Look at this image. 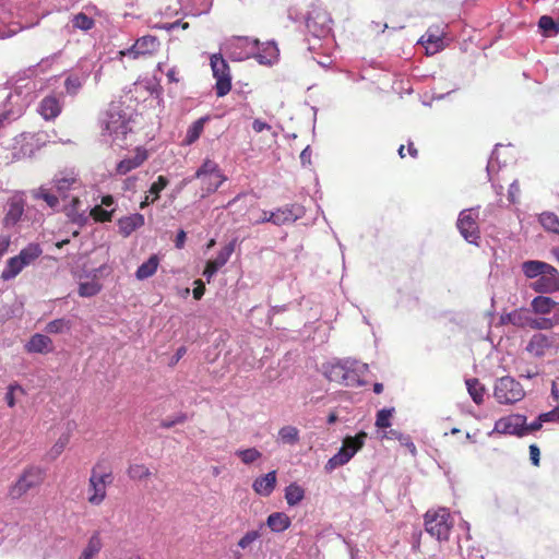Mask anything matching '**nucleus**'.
<instances>
[{
    "label": "nucleus",
    "mask_w": 559,
    "mask_h": 559,
    "mask_svg": "<svg viewBox=\"0 0 559 559\" xmlns=\"http://www.w3.org/2000/svg\"><path fill=\"white\" fill-rule=\"evenodd\" d=\"M51 188L64 202V209L69 218L76 225L87 223L88 205L83 207L81 194L84 190L81 180L74 174L60 173L51 181Z\"/></svg>",
    "instance_id": "1"
},
{
    "label": "nucleus",
    "mask_w": 559,
    "mask_h": 559,
    "mask_svg": "<svg viewBox=\"0 0 559 559\" xmlns=\"http://www.w3.org/2000/svg\"><path fill=\"white\" fill-rule=\"evenodd\" d=\"M102 134L112 142L121 141L131 130L130 121L121 105L111 104L104 114L102 120Z\"/></svg>",
    "instance_id": "2"
},
{
    "label": "nucleus",
    "mask_w": 559,
    "mask_h": 559,
    "mask_svg": "<svg viewBox=\"0 0 559 559\" xmlns=\"http://www.w3.org/2000/svg\"><path fill=\"white\" fill-rule=\"evenodd\" d=\"M453 521L448 509L428 510L425 514V531L439 542L448 540Z\"/></svg>",
    "instance_id": "3"
},
{
    "label": "nucleus",
    "mask_w": 559,
    "mask_h": 559,
    "mask_svg": "<svg viewBox=\"0 0 559 559\" xmlns=\"http://www.w3.org/2000/svg\"><path fill=\"white\" fill-rule=\"evenodd\" d=\"M43 88V82L31 78H19L9 95V100L17 107L20 114L36 97L38 90Z\"/></svg>",
    "instance_id": "4"
},
{
    "label": "nucleus",
    "mask_w": 559,
    "mask_h": 559,
    "mask_svg": "<svg viewBox=\"0 0 559 559\" xmlns=\"http://www.w3.org/2000/svg\"><path fill=\"white\" fill-rule=\"evenodd\" d=\"M193 178L201 180L202 198L215 192L227 179L218 164L209 158L198 168Z\"/></svg>",
    "instance_id": "5"
},
{
    "label": "nucleus",
    "mask_w": 559,
    "mask_h": 559,
    "mask_svg": "<svg viewBox=\"0 0 559 559\" xmlns=\"http://www.w3.org/2000/svg\"><path fill=\"white\" fill-rule=\"evenodd\" d=\"M525 396L522 384L510 376H504L496 380L493 386V397L499 404L511 405L520 402Z\"/></svg>",
    "instance_id": "6"
},
{
    "label": "nucleus",
    "mask_w": 559,
    "mask_h": 559,
    "mask_svg": "<svg viewBox=\"0 0 559 559\" xmlns=\"http://www.w3.org/2000/svg\"><path fill=\"white\" fill-rule=\"evenodd\" d=\"M95 67L96 62L93 59L87 57L81 58L64 80L66 93L70 96L78 95Z\"/></svg>",
    "instance_id": "7"
},
{
    "label": "nucleus",
    "mask_w": 559,
    "mask_h": 559,
    "mask_svg": "<svg viewBox=\"0 0 559 559\" xmlns=\"http://www.w3.org/2000/svg\"><path fill=\"white\" fill-rule=\"evenodd\" d=\"M493 433L524 437L533 433V429H531V424L526 423V416L511 414L499 418L495 423V427L488 436L491 437Z\"/></svg>",
    "instance_id": "8"
},
{
    "label": "nucleus",
    "mask_w": 559,
    "mask_h": 559,
    "mask_svg": "<svg viewBox=\"0 0 559 559\" xmlns=\"http://www.w3.org/2000/svg\"><path fill=\"white\" fill-rule=\"evenodd\" d=\"M479 206L462 210L456 221L461 236L469 243L478 245L480 231L478 227Z\"/></svg>",
    "instance_id": "9"
},
{
    "label": "nucleus",
    "mask_w": 559,
    "mask_h": 559,
    "mask_svg": "<svg viewBox=\"0 0 559 559\" xmlns=\"http://www.w3.org/2000/svg\"><path fill=\"white\" fill-rule=\"evenodd\" d=\"M112 483V474L103 472L99 473L97 467L91 472L87 487V501L92 506H99L104 502L107 496V486Z\"/></svg>",
    "instance_id": "10"
},
{
    "label": "nucleus",
    "mask_w": 559,
    "mask_h": 559,
    "mask_svg": "<svg viewBox=\"0 0 559 559\" xmlns=\"http://www.w3.org/2000/svg\"><path fill=\"white\" fill-rule=\"evenodd\" d=\"M43 144L41 139L33 133H22L15 136L11 148V162L33 157Z\"/></svg>",
    "instance_id": "11"
},
{
    "label": "nucleus",
    "mask_w": 559,
    "mask_h": 559,
    "mask_svg": "<svg viewBox=\"0 0 559 559\" xmlns=\"http://www.w3.org/2000/svg\"><path fill=\"white\" fill-rule=\"evenodd\" d=\"M306 26L314 37L325 38L332 31V19L326 10L312 5L306 19Z\"/></svg>",
    "instance_id": "12"
},
{
    "label": "nucleus",
    "mask_w": 559,
    "mask_h": 559,
    "mask_svg": "<svg viewBox=\"0 0 559 559\" xmlns=\"http://www.w3.org/2000/svg\"><path fill=\"white\" fill-rule=\"evenodd\" d=\"M44 469L37 466H31L24 471L16 483L11 486L9 495L12 499H19L29 489L38 486L44 480Z\"/></svg>",
    "instance_id": "13"
},
{
    "label": "nucleus",
    "mask_w": 559,
    "mask_h": 559,
    "mask_svg": "<svg viewBox=\"0 0 559 559\" xmlns=\"http://www.w3.org/2000/svg\"><path fill=\"white\" fill-rule=\"evenodd\" d=\"M211 68L216 79L215 91L218 97L225 96L231 88V78L226 60L219 53L211 56Z\"/></svg>",
    "instance_id": "14"
},
{
    "label": "nucleus",
    "mask_w": 559,
    "mask_h": 559,
    "mask_svg": "<svg viewBox=\"0 0 559 559\" xmlns=\"http://www.w3.org/2000/svg\"><path fill=\"white\" fill-rule=\"evenodd\" d=\"M259 40L249 37H234L225 45L226 53L235 61H242L255 53Z\"/></svg>",
    "instance_id": "15"
},
{
    "label": "nucleus",
    "mask_w": 559,
    "mask_h": 559,
    "mask_svg": "<svg viewBox=\"0 0 559 559\" xmlns=\"http://www.w3.org/2000/svg\"><path fill=\"white\" fill-rule=\"evenodd\" d=\"M25 207V198L23 192H15L5 206L3 225L5 228L15 226L22 218Z\"/></svg>",
    "instance_id": "16"
},
{
    "label": "nucleus",
    "mask_w": 559,
    "mask_h": 559,
    "mask_svg": "<svg viewBox=\"0 0 559 559\" xmlns=\"http://www.w3.org/2000/svg\"><path fill=\"white\" fill-rule=\"evenodd\" d=\"M235 246L236 240L229 241L218 251L215 259L206 262L203 276L207 282H210L212 277L217 273V271L228 262L233 252L235 251Z\"/></svg>",
    "instance_id": "17"
},
{
    "label": "nucleus",
    "mask_w": 559,
    "mask_h": 559,
    "mask_svg": "<svg viewBox=\"0 0 559 559\" xmlns=\"http://www.w3.org/2000/svg\"><path fill=\"white\" fill-rule=\"evenodd\" d=\"M531 288L540 294H551L559 290V272L552 265L531 284Z\"/></svg>",
    "instance_id": "18"
},
{
    "label": "nucleus",
    "mask_w": 559,
    "mask_h": 559,
    "mask_svg": "<svg viewBox=\"0 0 559 559\" xmlns=\"http://www.w3.org/2000/svg\"><path fill=\"white\" fill-rule=\"evenodd\" d=\"M159 48V40L156 36L144 35L136 39L132 47L121 51L123 56L138 58L140 56L151 55Z\"/></svg>",
    "instance_id": "19"
},
{
    "label": "nucleus",
    "mask_w": 559,
    "mask_h": 559,
    "mask_svg": "<svg viewBox=\"0 0 559 559\" xmlns=\"http://www.w3.org/2000/svg\"><path fill=\"white\" fill-rule=\"evenodd\" d=\"M304 214V206L299 204H290L271 212V217H273L274 225L281 226L284 224L294 223L298 218L302 217Z\"/></svg>",
    "instance_id": "20"
},
{
    "label": "nucleus",
    "mask_w": 559,
    "mask_h": 559,
    "mask_svg": "<svg viewBox=\"0 0 559 559\" xmlns=\"http://www.w3.org/2000/svg\"><path fill=\"white\" fill-rule=\"evenodd\" d=\"M147 157V151L142 147H138L132 156H128L117 164L116 174L121 176L127 175L131 170L140 167Z\"/></svg>",
    "instance_id": "21"
},
{
    "label": "nucleus",
    "mask_w": 559,
    "mask_h": 559,
    "mask_svg": "<svg viewBox=\"0 0 559 559\" xmlns=\"http://www.w3.org/2000/svg\"><path fill=\"white\" fill-rule=\"evenodd\" d=\"M443 35L444 33L439 32L438 27H429L418 43L425 46L427 55H435L444 47Z\"/></svg>",
    "instance_id": "22"
},
{
    "label": "nucleus",
    "mask_w": 559,
    "mask_h": 559,
    "mask_svg": "<svg viewBox=\"0 0 559 559\" xmlns=\"http://www.w3.org/2000/svg\"><path fill=\"white\" fill-rule=\"evenodd\" d=\"M349 364L350 368H347L344 385L353 388L365 385V376L368 371V365L353 359H349Z\"/></svg>",
    "instance_id": "23"
},
{
    "label": "nucleus",
    "mask_w": 559,
    "mask_h": 559,
    "mask_svg": "<svg viewBox=\"0 0 559 559\" xmlns=\"http://www.w3.org/2000/svg\"><path fill=\"white\" fill-rule=\"evenodd\" d=\"M347 368H350L349 358L336 360L324 367V374L330 381L344 385Z\"/></svg>",
    "instance_id": "24"
},
{
    "label": "nucleus",
    "mask_w": 559,
    "mask_h": 559,
    "mask_svg": "<svg viewBox=\"0 0 559 559\" xmlns=\"http://www.w3.org/2000/svg\"><path fill=\"white\" fill-rule=\"evenodd\" d=\"M278 48L274 41H267L260 46L258 44V48L255 49V53L252 56L257 59L260 64L271 66L278 58Z\"/></svg>",
    "instance_id": "25"
},
{
    "label": "nucleus",
    "mask_w": 559,
    "mask_h": 559,
    "mask_svg": "<svg viewBox=\"0 0 559 559\" xmlns=\"http://www.w3.org/2000/svg\"><path fill=\"white\" fill-rule=\"evenodd\" d=\"M552 343L554 341L550 336L536 333L527 343L526 350L535 357H542L546 354V350L552 346Z\"/></svg>",
    "instance_id": "26"
},
{
    "label": "nucleus",
    "mask_w": 559,
    "mask_h": 559,
    "mask_svg": "<svg viewBox=\"0 0 559 559\" xmlns=\"http://www.w3.org/2000/svg\"><path fill=\"white\" fill-rule=\"evenodd\" d=\"M145 223L144 215L134 213L118 219L117 225L119 233L123 237H129L133 231L141 228Z\"/></svg>",
    "instance_id": "27"
},
{
    "label": "nucleus",
    "mask_w": 559,
    "mask_h": 559,
    "mask_svg": "<svg viewBox=\"0 0 559 559\" xmlns=\"http://www.w3.org/2000/svg\"><path fill=\"white\" fill-rule=\"evenodd\" d=\"M62 109L60 100L53 96H46L38 106V112L45 120H52L57 118Z\"/></svg>",
    "instance_id": "28"
},
{
    "label": "nucleus",
    "mask_w": 559,
    "mask_h": 559,
    "mask_svg": "<svg viewBox=\"0 0 559 559\" xmlns=\"http://www.w3.org/2000/svg\"><path fill=\"white\" fill-rule=\"evenodd\" d=\"M276 485V471H271L267 474L258 477L253 484L252 488L253 490L262 496V497H269Z\"/></svg>",
    "instance_id": "29"
},
{
    "label": "nucleus",
    "mask_w": 559,
    "mask_h": 559,
    "mask_svg": "<svg viewBox=\"0 0 559 559\" xmlns=\"http://www.w3.org/2000/svg\"><path fill=\"white\" fill-rule=\"evenodd\" d=\"M550 264L539 260L524 261L521 265L523 274L531 280H537L546 270H550Z\"/></svg>",
    "instance_id": "30"
},
{
    "label": "nucleus",
    "mask_w": 559,
    "mask_h": 559,
    "mask_svg": "<svg viewBox=\"0 0 559 559\" xmlns=\"http://www.w3.org/2000/svg\"><path fill=\"white\" fill-rule=\"evenodd\" d=\"M290 524V518L284 512L271 513L266 519V526L274 533L286 531Z\"/></svg>",
    "instance_id": "31"
},
{
    "label": "nucleus",
    "mask_w": 559,
    "mask_h": 559,
    "mask_svg": "<svg viewBox=\"0 0 559 559\" xmlns=\"http://www.w3.org/2000/svg\"><path fill=\"white\" fill-rule=\"evenodd\" d=\"M29 353H48L52 349V341L44 334H35L26 345Z\"/></svg>",
    "instance_id": "32"
},
{
    "label": "nucleus",
    "mask_w": 559,
    "mask_h": 559,
    "mask_svg": "<svg viewBox=\"0 0 559 559\" xmlns=\"http://www.w3.org/2000/svg\"><path fill=\"white\" fill-rule=\"evenodd\" d=\"M168 179L164 176H158L157 180L154 181L148 190L150 195H146L140 203V209H145L151 203H154L158 198L159 193L167 187Z\"/></svg>",
    "instance_id": "33"
},
{
    "label": "nucleus",
    "mask_w": 559,
    "mask_h": 559,
    "mask_svg": "<svg viewBox=\"0 0 559 559\" xmlns=\"http://www.w3.org/2000/svg\"><path fill=\"white\" fill-rule=\"evenodd\" d=\"M34 198L45 201L53 211H58L60 209V198L52 188H46L44 186L39 187L34 191Z\"/></svg>",
    "instance_id": "34"
},
{
    "label": "nucleus",
    "mask_w": 559,
    "mask_h": 559,
    "mask_svg": "<svg viewBox=\"0 0 559 559\" xmlns=\"http://www.w3.org/2000/svg\"><path fill=\"white\" fill-rule=\"evenodd\" d=\"M181 4L188 10L187 14L199 16L210 11L212 0H180Z\"/></svg>",
    "instance_id": "35"
},
{
    "label": "nucleus",
    "mask_w": 559,
    "mask_h": 559,
    "mask_svg": "<svg viewBox=\"0 0 559 559\" xmlns=\"http://www.w3.org/2000/svg\"><path fill=\"white\" fill-rule=\"evenodd\" d=\"M103 547V542L100 538V533L98 531L94 532L90 537L87 545L82 550L80 558L82 559H93Z\"/></svg>",
    "instance_id": "36"
},
{
    "label": "nucleus",
    "mask_w": 559,
    "mask_h": 559,
    "mask_svg": "<svg viewBox=\"0 0 559 559\" xmlns=\"http://www.w3.org/2000/svg\"><path fill=\"white\" fill-rule=\"evenodd\" d=\"M25 267V265L21 262L17 255L10 258L5 266L1 273V278L3 281H10L16 277Z\"/></svg>",
    "instance_id": "37"
},
{
    "label": "nucleus",
    "mask_w": 559,
    "mask_h": 559,
    "mask_svg": "<svg viewBox=\"0 0 559 559\" xmlns=\"http://www.w3.org/2000/svg\"><path fill=\"white\" fill-rule=\"evenodd\" d=\"M367 439L365 431H359L356 436H347L343 440L342 448L353 453V456L364 447Z\"/></svg>",
    "instance_id": "38"
},
{
    "label": "nucleus",
    "mask_w": 559,
    "mask_h": 559,
    "mask_svg": "<svg viewBox=\"0 0 559 559\" xmlns=\"http://www.w3.org/2000/svg\"><path fill=\"white\" fill-rule=\"evenodd\" d=\"M43 253V250L38 243H28L25 248H23L20 253L17 254V258L21 260V262L26 266L32 264L40 254Z\"/></svg>",
    "instance_id": "39"
},
{
    "label": "nucleus",
    "mask_w": 559,
    "mask_h": 559,
    "mask_svg": "<svg viewBox=\"0 0 559 559\" xmlns=\"http://www.w3.org/2000/svg\"><path fill=\"white\" fill-rule=\"evenodd\" d=\"M158 263H159V261L156 255L150 257L147 261H145L138 267V270L135 272L136 278L140 281H143V280H146V278L153 276L155 274V272L157 271Z\"/></svg>",
    "instance_id": "40"
},
{
    "label": "nucleus",
    "mask_w": 559,
    "mask_h": 559,
    "mask_svg": "<svg viewBox=\"0 0 559 559\" xmlns=\"http://www.w3.org/2000/svg\"><path fill=\"white\" fill-rule=\"evenodd\" d=\"M353 459V453L347 452L344 448L337 451L329 461L326 462L324 468L326 472H332L335 468L347 464Z\"/></svg>",
    "instance_id": "41"
},
{
    "label": "nucleus",
    "mask_w": 559,
    "mask_h": 559,
    "mask_svg": "<svg viewBox=\"0 0 559 559\" xmlns=\"http://www.w3.org/2000/svg\"><path fill=\"white\" fill-rule=\"evenodd\" d=\"M209 120V117H201L195 120L187 130L183 143L187 145L193 144L201 135L204 129L205 122Z\"/></svg>",
    "instance_id": "42"
},
{
    "label": "nucleus",
    "mask_w": 559,
    "mask_h": 559,
    "mask_svg": "<svg viewBox=\"0 0 559 559\" xmlns=\"http://www.w3.org/2000/svg\"><path fill=\"white\" fill-rule=\"evenodd\" d=\"M556 305L557 302L554 299L546 296H537L531 302L533 311L539 314L550 313Z\"/></svg>",
    "instance_id": "43"
},
{
    "label": "nucleus",
    "mask_w": 559,
    "mask_h": 559,
    "mask_svg": "<svg viewBox=\"0 0 559 559\" xmlns=\"http://www.w3.org/2000/svg\"><path fill=\"white\" fill-rule=\"evenodd\" d=\"M546 423H559V406L547 413L539 414L538 417L531 423V429L535 432Z\"/></svg>",
    "instance_id": "44"
},
{
    "label": "nucleus",
    "mask_w": 559,
    "mask_h": 559,
    "mask_svg": "<svg viewBox=\"0 0 559 559\" xmlns=\"http://www.w3.org/2000/svg\"><path fill=\"white\" fill-rule=\"evenodd\" d=\"M465 383H466V388H467L468 394L471 395L472 400L477 405L481 404L484 402V393H485L484 385L476 378L467 379L465 381Z\"/></svg>",
    "instance_id": "45"
},
{
    "label": "nucleus",
    "mask_w": 559,
    "mask_h": 559,
    "mask_svg": "<svg viewBox=\"0 0 559 559\" xmlns=\"http://www.w3.org/2000/svg\"><path fill=\"white\" fill-rule=\"evenodd\" d=\"M538 222L540 225L550 233L559 235V217L552 212H543Z\"/></svg>",
    "instance_id": "46"
},
{
    "label": "nucleus",
    "mask_w": 559,
    "mask_h": 559,
    "mask_svg": "<svg viewBox=\"0 0 559 559\" xmlns=\"http://www.w3.org/2000/svg\"><path fill=\"white\" fill-rule=\"evenodd\" d=\"M305 497V490L297 484L293 483L285 489V499L288 506L298 504Z\"/></svg>",
    "instance_id": "47"
},
{
    "label": "nucleus",
    "mask_w": 559,
    "mask_h": 559,
    "mask_svg": "<svg viewBox=\"0 0 559 559\" xmlns=\"http://www.w3.org/2000/svg\"><path fill=\"white\" fill-rule=\"evenodd\" d=\"M538 27L542 29L543 35L546 37L556 36L559 33V23H557L549 15H543L539 19Z\"/></svg>",
    "instance_id": "48"
},
{
    "label": "nucleus",
    "mask_w": 559,
    "mask_h": 559,
    "mask_svg": "<svg viewBox=\"0 0 559 559\" xmlns=\"http://www.w3.org/2000/svg\"><path fill=\"white\" fill-rule=\"evenodd\" d=\"M72 328V321L66 318H60L50 321L46 325V332L50 334H60L64 332H69Z\"/></svg>",
    "instance_id": "49"
},
{
    "label": "nucleus",
    "mask_w": 559,
    "mask_h": 559,
    "mask_svg": "<svg viewBox=\"0 0 559 559\" xmlns=\"http://www.w3.org/2000/svg\"><path fill=\"white\" fill-rule=\"evenodd\" d=\"M278 438L283 443L294 445L299 441V430L294 426H284L278 431Z\"/></svg>",
    "instance_id": "50"
},
{
    "label": "nucleus",
    "mask_w": 559,
    "mask_h": 559,
    "mask_svg": "<svg viewBox=\"0 0 559 559\" xmlns=\"http://www.w3.org/2000/svg\"><path fill=\"white\" fill-rule=\"evenodd\" d=\"M394 412H395L394 407L382 408V409L378 411L377 416H376V423H374L376 427L379 429L390 428L392 426L391 418H392Z\"/></svg>",
    "instance_id": "51"
},
{
    "label": "nucleus",
    "mask_w": 559,
    "mask_h": 559,
    "mask_svg": "<svg viewBox=\"0 0 559 559\" xmlns=\"http://www.w3.org/2000/svg\"><path fill=\"white\" fill-rule=\"evenodd\" d=\"M86 215L87 218L92 216L96 222H109L112 217L110 210L105 209L100 204L95 205L92 209L88 207Z\"/></svg>",
    "instance_id": "52"
},
{
    "label": "nucleus",
    "mask_w": 559,
    "mask_h": 559,
    "mask_svg": "<svg viewBox=\"0 0 559 559\" xmlns=\"http://www.w3.org/2000/svg\"><path fill=\"white\" fill-rule=\"evenodd\" d=\"M100 292V286L97 282H84L79 286V295L81 297H93Z\"/></svg>",
    "instance_id": "53"
},
{
    "label": "nucleus",
    "mask_w": 559,
    "mask_h": 559,
    "mask_svg": "<svg viewBox=\"0 0 559 559\" xmlns=\"http://www.w3.org/2000/svg\"><path fill=\"white\" fill-rule=\"evenodd\" d=\"M72 24L74 28L88 31L94 26V21L84 13H79L73 16Z\"/></svg>",
    "instance_id": "54"
},
{
    "label": "nucleus",
    "mask_w": 559,
    "mask_h": 559,
    "mask_svg": "<svg viewBox=\"0 0 559 559\" xmlns=\"http://www.w3.org/2000/svg\"><path fill=\"white\" fill-rule=\"evenodd\" d=\"M236 455L239 456L245 464H251L261 457V452L255 448H249L245 450H237Z\"/></svg>",
    "instance_id": "55"
},
{
    "label": "nucleus",
    "mask_w": 559,
    "mask_h": 559,
    "mask_svg": "<svg viewBox=\"0 0 559 559\" xmlns=\"http://www.w3.org/2000/svg\"><path fill=\"white\" fill-rule=\"evenodd\" d=\"M16 393L23 395V394H25V390L23 389V386H21L16 382L11 383L8 386V391H7L5 396H4V400H5V402H7L9 407H14L15 406V395H16Z\"/></svg>",
    "instance_id": "56"
},
{
    "label": "nucleus",
    "mask_w": 559,
    "mask_h": 559,
    "mask_svg": "<svg viewBox=\"0 0 559 559\" xmlns=\"http://www.w3.org/2000/svg\"><path fill=\"white\" fill-rule=\"evenodd\" d=\"M128 475L131 479H142L150 476L151 472L144 464H132L128 468Z\"/></svg>",
    "instance_id": "57"
},
{
    "label": "nucleus",
    "mask_w": 559,
    "mask_h": 559,
    "mask_svg": "<svg viewBox=\"0 0 559 559\" xmlns=\"http://www.w3.org/2000/svg\"><path fill=\"white\" fill-rule=\"evenodd\" d=\"M502 145L501 144H497L495 146V150L492 151L489 159H488V164H487V167H486V170H487V174H488V177H489V180H491V175L496 171H498L500 169V163L498 160V150L501 147Z\"/></svg>",
    "instance_id": "58"
},
{
    "label": "nucleus",
    "mask_w": 559,
    "mask_h": 559,
    "mask_svg": "<svg viewBox=\"0 0 559 559\" xmlns=\"http://www.w3.org/2000/svg\"><path fill=\"white\" fill-rule=\"evenodd\" d=\"M527 325L536 330H549L554 326V321L550 318L526 319Z\"/></svg>",
    "instance_id": "59"
},
{
    "label": "nucleus",
    "mask_w": 559,
    "mask_h": 559,
    "mask_svg": "<svg viewBox=\"0 0 559 559\" xmlns=\"http://www.w3.org/2000/svg\"><path fill=\"white\" fill-rule=\"evenodd\" d=\"M261 537L259 530H252L247 532L238 542V546L242 549L250 547L255 540Z\"/></svg>",
    "instance_id": "60"
},
{
    "label": "nucleus",
    "mask_w": 559,
    "mask_h": 559,
    "mask_svg": "<svg viewBox=\"0 0 559 559\" xmlns=\"http://www.w3.org/2000/svg\"><path fill=\"white\" fill-rule=\"evenodd\" d=\"M68 442H69V436L62 435L58 439V441L53 444V447L51 448L50 453H49L50 456L52 459H56L57 456H59L62 453V451L64 450Z\"/></svg>",
    "instance_id": "61"
},
{
    "label": "nucleus",
    "mask_w": 559,
    "mask_h": 559,
    "mask_svg": "<svg viewBox=\"0 0 559 559\" xmlns=\"http://www.w3.org/2000/svg\"><path fill=\"white\" fill-rule=\"evenodd\" d=\"M25 27L26 26L21 25L17 22L10 23L4 31H0V38L4 39L12 37Z\"/></svg>",
    "instance_id": "62"
},
{
    "label": "nucleus",
    "mask_w": 559,
    "mask_h": 559,
    "mask_svg": "<svg viewBox=\"0 0 559 559\" xmlns=\"http://www.w3.org/2000/svg\"><path fill=\"white\" fill-rule=\"evenodd\" d=\"M519 195H520V185H519L518 180H514L510 185L509 191H508V199H509L510 203L515 204L519 200Z\"/></svg>",
    "instance_id": "63"
},
{
    "label": "nucleus",
    "mask_w": 559,
    "mask_h": 559,
    "mask_svg": "<svg viewBox=\"0 0 559 559\" xmlns=\"http://www.w3.org/2000/svg\"><path fill=\"white\" fill-rule=\"evenodd\" d=\"M526 319H523L522 313L519 311H513L511 313L507 314V320L516 326H523L524 324H527Z\"/></svg>",
    "instance_id": "64"
}]
</instances>
